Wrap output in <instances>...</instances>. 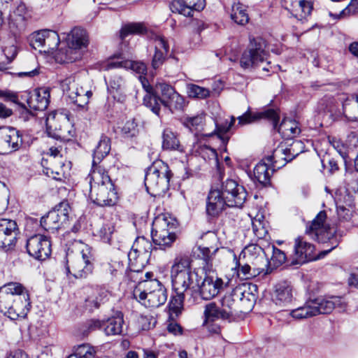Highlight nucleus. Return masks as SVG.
I'll return each instance as SVG.
<instances>
[{"instance_id": "nucleus-1", "label": "nucleus", "mask_w": 358, "mask_h": 358, "mask_svg": "<svg viewBox=\"0 0 358 358\" xmlns=\"http://www.w3.org/2000/svg\"><path fill=\"white\" fill-rule=\"evenodd\" d=\"M87 180L90 184L89 197L100 206H114L118 200L115 185L103 168H93Z\"/></svg>"}, {"instance_id": "nucleus-2", "label": "nucleus", "mask_w": 358, "mask_h": 358, "mask_svg": "<svg viewBox=\"0 0 358 358\" xmlns=\"http://www.w3.org/2000/svg\"><path fill=\"white\" fill-rule=\"evenodd\" d=\"M93 261L90 247L80 241H75L66 252L64 273L76 278H86L92 273Z\"/></svg>"}, {"instance_id": "nucleus-3", "label": "nucleus", "mask_w": 358, "mask_h": 358, "mask_svg": "<svg viewBox=\"0 0 358 358\" xmlns=\"http://www.w3.org/2000/svg\"><path fill=\"white\" fill-rule=\"evenodd\" d=\"M134 296L143 306L150 308H158L167 300L166 289L157 279L139 283L134 290Z\"/></svg>"}, {"instance_id": "nucleus-4", "label": "nucleus", "mask_w": 358, "mask_h": 358, "mask_svg": "<svg viewBox=\"0 0 358 358\" xmlns=\"http://www.w3.org/2000/svg\"><path fill=\"white\" fill-rule=\"evenodd\" d=\"M326 218L325 211H320L306 229V233L318 242L329 243L330 248L322 252L323 256L336 248L341 239V236L337 234L336 227L327 224L325 223Z\"/></svg>"}, {"instance_id": "nucleus-5", "label": "nucleus", "mask_w": 358, "mask_h": 358, "mask_svg": "<svg viewBox=\"0 0 358 358\" xmlns=\"http://www.w3.org/2000/svg\"><path fill=\"white\" fill-rule=\"evenodd\" d=\"M194 274L191 259L187 255L176 256L171 268V278L173 290L179 293L187 291L193 283Z\"/></svg>"}, {"instance_id": "nucleus-6", "label": "nucleus", "mask_w": 358, "mask_h": 358, "mask_svg": "<svg viewBox=\"0 0 358 358\" xmlns=\"http://www.w3.org/2000/svg\"><path fill=\"white\" fill-rule=\"evenodd\" d=\"M68 47L59 49L55 54V60L59 63L73 62L79 59L81 53L79 50L85 48L88 44V38L85 30L76 27L67 36Z\"/></svg>"}, {"instance_id": "nucleus-7", "label": "nucleus", "mask_w": 358, "mask_h": 358, "mask_svg": "<svg viewBox=\"0 0 358 358\" xmlns=\"http://www.w3.org/2000/svg\"><path fill=\"white\" fill-rule=\"evenodd\" d=\"M264 48V42L262 38L250 40L248 49L241 57V66L243 69L261 67L264 71H270L272 66L271 62L268 61V54L265 51Z\"/></svg>"}, {"instance_id": "nucleus-8", "label": "nucleus", "mask_w": 358, "mask_h": 358, "mask_svg": "<svg viewBox=\"0 0 358 358\" xmlns=\"http://www.w3.org/2000/svg\"><path fill=\"white\" fill-rule=\"evenodd\" d=\"M171 177V173L168 164L162 160L156 161L146 171V189L159 192H164L169 188Z\"/></svg>"}, {"instance_id": "nucleus-9", "label": "nucleus", "mask_w": 358, "mask_h": 358, "mask_svg": "<svg viewBox=\"0 0 358 358\" xmlns=\"http://www.w3.org/2000/svg\"><path fill=\"white\" fill-rule=\"evenodd\" d=\"M47 131L50 136L63 141H69L75 135V129L68 116L53 111L49 113L45 120Z\"/></svg>"}, {"instance_id": "nucleus-10", "label": "nucleus", "mask_w": 358, "mask_h": 358, "mask_svg": "<svg viewBox=\"0 0 358 358\" xmlns=\"http://www.w3.org/2000/svg\"><path fill=\"white\" fill-rule=\"evenodd\" d=\"M152 245L147 238L138 237L128 253L129 268L131 271H141L148 262Z\"/></svg>"}, {"instance_id": "nucleus-11", "label": "nucleus", "mask_w": 358, "mask_h": 358, "mask_svg": "<svg viewBox=\"0 0 358 358\" xmlns=\"http://www.w3.org/2000/svg\"><path fill=\"white\" fill-rule=\"evenodd\" d=\"M29 295L16 296L15 299H0V311L11 320L24 319L29 311Z\"/></svg>"}, {"instance_id": "nucleus-12", "label": "nucleus", "mask_w": 358, "mask_h": 358, "mask_svg": "<svg viewBox=\"0 0 358 358\" xmlns=\"http://www.w3.org/2000/svg\"><path fill=\"white\" fill-rule=\"evenodd\" d=\"M69 205L62 202L41 220V227L47 231L55 233L69 222Z\"/></svg>"}, {"instance_id": "nucleus-13", "label": "nucleus", "mask_w": 358, "mask_h": 358, "mask_svg": "<svg viewBox=\"0 0 358 358\" xmlns=\"http://www.w3.org/2000/svg\"><path fill=\"white\" fill-rule=\"evenodd\" d=\"M80 84L81 81L79 78L71 76L64 79L61 83V87L75 104L83 108L88 103L92 92L90 90L84 89Z\"/></svg>"}, {"instance_id": "nucleus-14", "label": "nucleus", "mask_w": 358, "mask_h": 358, "mask_svg": "<svg viewBox=\"0 0 358 358\" xmlns=\"http://www.w3.org/2000/svg\"><path fill=\"white\" fill-rule=\"evenodd\" d=\"M30 45L35 50L47 53H53L57 50L60 40L58 34L52 30H41L30 36Z\"/></svg>"}, {"instance_id": "nucleus-15", "label": "nucleus", "mask_w": 358, "mask_h": 358, "mask_svg": "<svg viewBox=\"0 0 358 358\" xmlns=\"http://www.w3.org/2000/svg\"><path fill=\"white\" fill-rule=\"evenodd\" d=\"M19 235L15 221L0 219V248L6 252L14 250Z\"/></svg>"}, {"instance_id": "nucleus-16", "label": "nucleus", "mask_w": 358, "mask_h": 358, "mask_svg": "<svg viewBox=\"0 0 358 358\" xmlns=\"http://www.w3.org/2000/svg\"><path fill=\"white\" fill-rule=\"evenodd\" d=\"M223 196L227 198L228 207H242L245 201L247 193L243 186L238 185L234 180H227L221 189Z\"/></svg>"}, {"instance_id": "nucleus-17", "label": "nucleus", "mask_w": 358, "mask_h": 358, "mask_svg": "<svg viewBox=\"0 0 358 358\" xmlns=\"http://www.w3.org/2000/svg\"><path fill=\"white\" fill-rule=\"evenodd\" d=\"M26 246L28 254L37 260H45L51 254L50 241L43 235L37 234L30 237Z\"/></svg>"}, {"instance_id": "nucleus-18", "label": "nucleus", "mask_w": 358, "mask_h": 358, "mask_svg": "<svg viewBox=\"0 0 358 358\" xmlns=\"http://www.w3.org/2000/svg\"><path fill=\"white\" fill-rule=\"evenodd\" d=\"M318 258L319 257L315 254V246L313 244L302 237L295 239L291 262L292 265H301Z\"/></svg>"}, {"instance_id": "nucleus-19", "label": "nucleus", "mask_w": 358, "mask_h": 358, "mask_svg": "<svg viewBox=\"0 0 358 358\" xmlns=\"http://www.w3.org/2000/svg\"><path fill=\"white\" fill-rule=\"evenodd\" d=\"M19 131L14 128H0V153L8 154L18 150L22 144Z\"/></svg>"}, {"instance_id": "nucleus-20", "label": "nucleus", "mask_w": 358, "mask_h": 358, "mask_svg": "<svg viewBox=\"0 0 358 358\" xmlns=\"http://www.w3.org/2000/svg\"><path fill=\"white\" fill-rule=\"evenodd\" d=\"M224 288V282L213 271L206 273L199 287V292L203 299L210 300L216 296Z\"/></svg>"}, {"instance_id": "nucleus-21", "label": "nucleus", "mask_w": 358, "mask_h": 358, "mask_svg": "<svg viewBox=\"0 0 358 358\" xmlns=\"http://www.w3.org/2000/svg\"><path fill=\"white\" fill-rule=\"evenodd\" d=\"M29 14L24 3H19L9 16V29L13 35L20 36L27 26Z\"/></svg>"}, {"instance_id": "nucleus-22", "label": "nucleus", "mask_w": 358, "mask_h": 358, "mask_svg": "<svg viewBox=\"0 0 358 358\" xmlns=\"http://www.w3.org/2000/svg\"><path fill=\"white\" fill-rule=\"evenodd\" d=\"M313 306L315 307V315L318 314L330 313L334 308H339L343 310L345 308V301L341 296H329L318 297L311 301Z\"/></svg>"}, {"instance_id": "nucleus-23", "label": "nucleus", "mask_w": 358, "mask_h": 358, "mask_svg": "<svg viewBox=\"0 0 358 358\" xmlns=\"http://www.w3.org/2000/svg\"><path fill=\"white\" fill-rule=\"evenodd\" d=\"M173 13L185 17H192L194 12H199L205 7V0H172L169 4Z\"/></svg>"}, {"instance_id": "nucleus-24", "label": "nucleus", "mask_w": 358, "mask_h": 358, "mask_svg": "<svg viewBox=\"0 0 358 358\" xmlns=\"http://www.w3.org/2000/svg\"><path fill=\"white\" fill-rule=\"evenodd\" d=\"M261 119L271 121L274 129H276L279 120V115L276 110L271 108L255 113L247 111L238 117V125L243 126L251 124Z\"/></svg>"}, {"instance_id": "nucleus-25", "label": "nucleus", "mask_w": 358, "mask_h": 358, "mask_svg": "<svg viewBox=\"0 0 358 358\" xmlns=\"http://www.w3.org/2000/svg\"><path fill=\"white\" fill-rule=\"evenodd\" d=\"M123 324V315L121 313H117L115 316L108 318L106 321H93L91 327L102 329L108 336L120 335L122 332Z\"/></svg>"}, {"instance_id": "nucleus-26", "label": "nucleus", "mask_w": 358, "mask_h": 358, "mask_svg": "<svg viewBox=\"0 0 358 358\" xmlns=\"http://www.w3.org/2000/svg\"><path fill=\"white\" fill-rule=\"evenodd\" d=\"M50 89L46 87L36 88L29 93L27 103L28 107L34 110H45L50 102Z\"/></svg>"}, {"instance_id": "nucleus-27", "label": "nucleus", "mask_w": 358, "mask_h": 358, "mask_svg": "<svg viewBox=\"0 0 358 358\" xmlns=\"http://www.w3.org/2000/svg\"><path fill=\"white\" fill-rule=\"evenodd\" d=\"M203 315L204 321L203 324L207 327L210 332L214 334H218L220 329L219 326L213 325V322L219 319L227 320L226 317L223 315L217 302H210L207 303L204 307Z\"/></svg>"}, {"instance_id": "nucleus-28", "label": "nucleus", "mask_w": 358, "mask_h": 358, "mask_svg": "<svg viewBox=\"0 0 358 358\" xmlns=\"http://www.w3.org/2000/svg\"><path fill=\"white\" fill-rule=\"evenodd\" d=\"M152 40L155 46V52L152 59V66L155 69H159L164 62L168 54L169 46L162 36L157 34H152Z\"/></svg>"}, {"instance_id": "nucleus-29", "label": "nucleus", "mask_w": 358, "mask_h": 358, "mask_svg": "<svg viewBox=\"0 0 358 358\" xmlns=\"http://www.w3.org/2000/svg\"><path fill=\"white\" fill-rule=\"evenodd\" d=\"M227 203L222 191L219 189H211L207 199L206 212L210 216H217L227 206Z\"/></svg>"}, {"instance_id": "nucleus-30", "label": "nucleus", "mask_w": 358, "mask_h": 358, "mask_svg": "<svg viewBox=\"0 0 358 358\" xmlns=\"http://www.w3.org/2000/svg\"><path fill=\"white\" fill-rule=\"evenodd\" d=\"M240 260H246L252 266H266L264 250L257 244H250L244 248L240 254Z\"/></svg>"}, {"instance_id": "nucleus-31", "label": "nucleus", "mask_w": 358, "mask_h": 358, "mask_svg": "<svg viewBox=\"0 0 358 358\" xmlns=\"http://www.w3.org/2000/svg\"><path fill=\"white\" fill-rule=\"evenodd\" d=\"M289 2L287 10L297 20L303 22L310 16L313 10V0H286Z\"/></svg>"}, {"instance_id": "nucleus-32", "label": "nucleus", "mask_w": 358, "mask_h": 358, "mask_svg": "<svg viewBox=\"0 0 358 358\" xmlns=\"http://www.w3.org/2000/svg\"><path fill=\"white\" fill-rule=\"evenodd\" d=\"M107 90L113 99L123 103L126 99V82L120 75H110L107 82Z\"/></svg>"}, {"instance_id": "nucleus-33", "label": "nucleus", "mask_w": 358, "mask_h": 358, "mask_svg": "<svg viewBox=\"0 0 358 358\" xmlns=\"http://www.w3.org/2000/svg\"><path fill=\"white\" fill-rule=\"evenodd\" d=\"M101 68L105 71L118 68L131 69L138 74H143L147 69L145 64L143 62L132 60H123L119 57L109 59L106 64L102 65Z\"/></svg>"}, {"instance_id": "nucleus-34", "label": "nucleus", "mask_w": 358, "mask_h": 358, "mask_svg": "<svg viewBox=\"0 0 358 358\" xmlns=\"http://www.w3.org/2000/svg\"><path fill=\"white\" fill-rule=\"evenodd\" d=\"M293 299L292 286L287 281L278 282L275 286L272 300L280 307L289 304Z\"/></svg>"}, {"instance_id": "nucleus-35", "label": "nucleus", "mask_w": 358, "mask_h": 358, "mask_svg": "<svg viewBox=\"0 0 358 358\" xmlns=\"http://www.w3.org/2000/svg\"><path fill=\"white\" fill-rule=\"evenodd\" d=\"M234 296L239 300L245 310H250L255 306L256 296L252 292L250 285H243L233 289Z\"/></svg>"}, {"instance_id": "nucleus-36", "label": "nucleus", "mask_w": 358, "mask_h": 358, "mask_svg": "<svg viewBox=\"0 0 358 358\" xmlns=\"http://www.w3.org/2000/svg\"><path fill=\"white\" fill-rule=\"evenodd\" d=\"M235 259L236 268H238L237 275L242 279H250L262 273H267L263 267H259V266H252L246 260H245V262L242 263V260H240V259L237 260L235 258Z\"/></svg>"}, {"instance_id": "nucleus-37", "label": "nucleus", "mask_w": 358, "mask_h": 358, "mask_svg": "<svg viewBox=\"0 0 358 358\" xmlns=\"http://www.w3.org/2000/svg\"><path fill=\"white\" fill-rule=\"evenodd\" d=\"M274 170L275 169L264 158L254 169L255 178L260 184L266 186L270 183L271 176Z\"/></svg>"}, {"instance_id": "nucleus-38", "label": "nucleus", "mask_w": 358, "mask_h": 358, "mask_svg": "<svg viewBox=\"0 0 358 358\" xmlns=\"http://www.w3.org/2000/svg\"><path fill=\"white\" fill-rule=\"evenodd\" d=\"M151 31L143 22H131L123 26L120 31V38L123 40L129 34L145 35L150 40L153 38Z\"/></svg>"}, {"instance_id": "nucleus-39", "label": "nucleus", "mask_w": 358, "mask_h": 358, "mask_svg": "<svg viewBox=\"0 0 358 358\" xmlns=\"http://www.w3.org/2000/svg\"><path fill=\"white\" fill-rule=\"evenodd\" d=\"M29 295L27 290L19 282H11L0 288V299H15L16 296Z\"/></svg>"}, {"instance_id": "nucleus-40", "label": "nucleus", "mask_w": 358, "mask_h": 358, "mask_svg": "<svg viewBox=\"0 0 358 358\" xmlns=\"http://www.w3.org/2000/svg\"><path fill=\"white\" fill-rule=\"evenodd\" d=\"M282 137L289 139L296 137L301 131L299 123L292 119L285 118L278 127Z\"/></svg>"}, {"instance_id": "nucleus-41", "label": "nucleus", "mask_w": 358, "mask_h": 358, "mask_svg": "<svg viewBox=\"0 0 358 358\" xmlns=\"http://www.w3.org/2000/svg\"><path fill=\"white\" fill-rule=\"evenodd\" d=\"M151 235L153 242L164 249L170 247L176 239L175 230L168 231L152 229Z\"/></svg>"}, {"instance_id": "nucleus-42", "label": "nucleus", "mask_w": 358, "mask_h": 358, "mask_svg": "<svg viewBox=\"0 0 358 358\" xmlns=\"http://www.w3.org/2000/svg\"><path fill=\"white\" fill-rule=\"evenodd\" d=\"M110 150V140L106 136L101 137L94 151L92 168H102L97 164L109 153Z\"/></svg>"}, {"instance_id": "nucleus-43", "label": "nucleus", "mask_w": 358, "mask_h": 358, "mask_svg": "<svg viewBox=\"0 0 358 358\" xmlns=\"http://www.w3.org/2000/svg\"><path fill=\"white\" fill-rule=\"evenodd\" d=\"M178 227L177 220L169 215H159L152 222V230L168 231L176 230Z\"/></svg>"}, {"instance_id": "nucleus-44", "label": "nucleus", "mask_w": 358, "mask_h": 358, "mask_svg": "<svg viewBox=\"0 0 358 358\" xmlns=\"http://www.w3.org/2000/svg\"><path fill=\"white\" fill-rule=\"evenodd\" d=\"M142 85L147 93L143 98L144 105L150 108L155 114L159 115V105L157 96L155 94V88L153 89L148 82L142 81Z\"/></svg>"}, {"instance_id": "nucleus-45", "label": "nucleus", "mask_w": 358, "mask_h": 358, "mask_svg": "<svg viewBox=\"0 0 358 358\" xmlns=\"http://www.w3.org/2000/svg\"><path fill=\"white\" fill-rule=\"evenodd\" d=\"M343 113L348 120L358 121V101L354 95L348 96L343 101Z\"/></svg>"}, {"instance_id": "nucleus-46", "label": "nucleus", "mask_w": 358, "mask_h": 358, "mask_svg": "<svg viewBox=\"0 0 358 358\" xmlns=\"http://www.w3.org/2000/svg\"><path fill=\"white\" fill-rule=\"evenodd\" d=\"M289 155L287 152L285 151L282 147H278L274 150L272 155L266 157V161L271 164L273 169H280L284 166L287 162L292 160H288Z\"/></svg>"}, {"instance_id": "nucleus-47", "label": "nucleus", "mask_w": 358, "mask_h": 358, "mask_svg": "<svg viewBox=\"0 0 358 358\" xmlns=\"http://www.w3.org/2000/svg\"><path fill=\"white\" fill-rule=\"evenodd\" d=\"M230 17L234 22L240 25H244L249 22L246 6L239 2L232 5Z\"/></svg>"}, {"instance_id": "nucleus-48", "label": "nucleus", "mask_w": 358, "mask_h": 358, "mask_svg": "<svg viewBox=\"0 0 358 358\" xmlns=\"http://www.w3.org/2000/svg\"><path fill=\"white\" fill-rule=\"evenodd\" d=\"M205 117L201 113L194 116H183L180 119L182 124L192 132H197L202 129Z\"/></svg>"}, {"instance_id": "nucleus-49", "label": "nucleus", "mask_w": 358, "mask_h": 358, "mask_svg": "<svg viewBox=\"0 0 358 358\" xmlns=\"http://www.w3.org/2000/svg\"><path fill=\"white\" fill-rule=\"evenodd\" d=\"M236 119L234 116L230 117V120H225L222 122H216V128L214 133L220 138L222 143L223 144L224 148L223 150L226 151V144L229 141V137L225 136V134H227L231 127L234 125Z\"/></svg>"}, {"instance_id": "nucleus-50", "label": "nucleus", "mask_w": 358, "mask_h": 358, "mask_svg": "<svg viewBox=\"0 0 358 358\" xmlns=\"http://www.w3.org/2000/svg\"><path fill=\"white\" fill-rule=\"evenodd\" d=\"M176 93L175 89L166 83H158L155 85V94L157 96L159 106L161 103L163 105L165 101L170 99Z\"/></svg>"}, {"instance_id": "nucleus-51", "label": "nucleus", "mask_w": 358, "mask_h": 358, "mask_svg": "<svg viewBox=\"0 0 358 358\" xmlns=\"http://www.w3.org/2000/svg\"><path fill=\"white\" fill-rule=\"evenodd\" d=\"M236 300L235 296H234L232 292L230 294L224 295L221 300L217 302L223 315H224L227 319H229L233 315Z\"/></svg>"}, {"instance_id": "nucleus-52", "label": "nucleus", "mask_w": 358, "mask_h": 358, "mask_svg": "<svg viewBox=\"0 0 358 358\" xmlns=\"http://www.w3.org/2000/svg\"><path fill=\"white\" fill-rule=\"evenodd\" d=\"M315 307L313 306L312 301L306 302L303 306H300L290 312V315L296 320H302L313 316H315Z\"/></svg>"}, {"instance_id": "nucleus-53", "label": "nucleus", "mask_w": 358, "mask_h": 358, "mask_svg": "<svg viewBox=\"0 0 358 358\" xmlns=\"http://www.w3.org/2000/svg\"><path fill=\"white\" fill-rule=\"evenodd\" d=\"M162 147L165 150H178L180 149V143L176 135L169 129L164 130Z\"/></svg>"}, {"instance_id": "nucleus-54", "label": "nucleus", "mask_w": 358, "mask_h": 358, "mask_svg": "<svg viewBox=\"0 0 358 358\" xmlns=\"http://www.w3.org/2000/svg\"><path fill=\"white\" fill-rule=\"evenodd\" d=\"M163 106L167 108L171 113H174L175 111L183 110L185 106V101L184 97L177 92L170 99L165 101Z\"/></svg>"}, {"instance_id": "nucleus-55", "label": "nucleus", "mask_w": 358, "mask_h": 358, "mask_svg": "<svg viewBox=\"0 0 358 358\" xmlns=\"http://www.w3.org/2000/svg\"><path fill=\"white\" fill-rule=\"evenodd\" d=\"M187 92L189 97L201 99L209 97L210 94L209 89L192 83L187 84Z\"/></svg>"}, {"instance_id": "nucleus-56", "label": "nucleus", "mask_w": 358, "mask_h": 358, "mask_svg": "<svg viewBox=\"0 0 358 358\" xmlns=\"http://www.w3.org/2000/svg\"><path fill=\"white\" fill-rule=\"evenodd\" d=\"M18 36L13 35L12 38L9 39L8 43H4L3 46V52L8 60V63H10L17 55V37Z\"/></svg>"}, {"instance_id": "nucleus-57", "label": "nucleus", "mask_w": 358, "mask_h": 358, "mask_svg": "<svg viewBox=\"0 0 358 358\" xmlns=\"http://www.w3.org/2000/svg\"><path fill=\"white\" fill-rule=\"evenodd\" d=\"M175 292L176 295L173 296L169 303V310L171 315L174 314L176 316H178L180 313H181L183 308L185 292Z\"/></svg>"}, {"instance_id": "nucleus-58", "label": "nucleus", "mask_w": 358, "mask_h": 358, "mask_svg": "<svg viewBox=\"0 0 358 358\" xmlns=\"http://www.w3.org/2000/svg\"><path fill=\"white\" fill-rule=\"evenodd\" d=\"M95 350L93 347L83 344L76 348L75 352L67 358H94Z\"/></svg>"}, {"instance_id": "nucleus-59", "label": "nucleus", "mask_w": 358, "mask_h": 358, "mask_svg": "<svg viewBox=\"0 0 358 358\" xmlns=\"http://www.w3.org/2000/svg\"><path fill=\"white\" fill-rule=\"evenodd\" d=\"M305 149L304 143L301 141H294L287 148H285V151L289 155L288 160H292L300 153L303 152Z\"/></svg>"}, {"instance_id": "nucleus-60", "label": "nucleus", "mask_w": 358, "mask_h": 358, "mask_svg": "<svg viewBox=\"0 0 358 358\" xmlns=\"http://www.w3.org/2000/svg\"><path fill=\"white\" fill-rule=\"evenodd\" d=\"M115 231V225L113 222L107 221L99 230V236L103 242L109 243Z\"/></svg>"}, {"instance_id": "nucleus-61", "label": "nucleus", "mask_w": 358, "mask_h": 358, "mask_svg": "<svg viewBox=\"0 0 358 358\" xmlns=\"http://www.w3.org/2000/svg\"><path fill=\"white\" fill-rule=\"evenodd\" d=\"M122 131L124 137L133 138L138 134V124L135 120H129L127 121L122 129Z\"/></svg>"}, {"instance_id": "nucleus-62", "label": "nucleus", "mask_w": 358, "mask_h": 358, "mask_svg": "<svg viewBox=\"0 0 358 358\" xmlns=\"http://www.w3.org/2000/svg\"><path fill=\"white\" fill-rule=\"evenodd\" d=\"M195 152L205 160L217 157L216 150L206 145H199L195 148Z\"/></svg>"}, {"instance_id": "nucleus-63", "label": "nucleus", "mask_w": 358, "mask_h": 358, "mask_svg": "<svg viewBox=\"0 0 358 358\" xmlns=\"http://www.w3.org/2000/svg\"><path fill=\"white\" fill-rule=\"evenodd\" d=\"M252 224L255 235L258 238H264L267 234V231L263 225L261 217H255L252 219Z\"/></svg>"}, {"instance_id": "nucleus-64", "label": "nucleus", "mask_w": 358, "mask_h": 358, "mask_svg": "<svg viewBox=\"0 0 358 358\" xmlns=\"http://www.w3.org/2000/svg\"><path fill=\"white\" fill-rule=\"evenodd\" d=\"M108 270L112 275L116 276L119 274H122L127 270L124 268V264L120 259H113L108 264Z\"/></svg>"}]
</instances>
